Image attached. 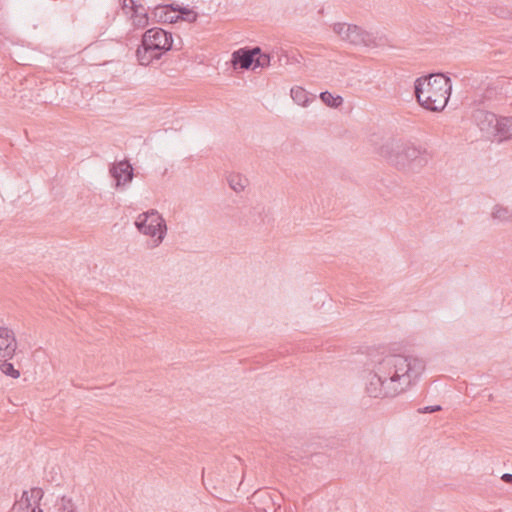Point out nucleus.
Here are the masks:
<instances>
[{"mask_svg":"<svg viewBox=\"0 0 512 512\" xmlns=\"http://www.w3.org/2000/svg\"><path fill=\"white\" fill-rule=\"evenodd\" d=\"M122 9L125 13H128V10L131 11V3L130 0H122Z\"/></svg>","mask_w":512,"mask_h":512,"instance_id":"obj_25","label":"nucleus"},{"mask_svg":"<svg viewBox=\"0 0 512 512\" xmlns=\"http://www.w3.org/2000/svg\"><path fill=\"white\" fill-rule=\"evenodd\" d=\"M132 14V24L136 29H143L149 25L150 17L146 12H139L142 8L141 5H137L134 0H130Z\"/></svg>","mask_w":512,"mask_h":512,"instance_id":"obj_14","label":"nucleus"},{"mask_svg":"<svg viewBox=\"0 0 512 512\" xmlns=\"http://www.w3.org/2000/svg\"><path fill=\"white\" fill-rule=\"evenodd\" d=\"M2 364L0 365V370L3 374L10 376L12 378H18L20 376V372L14 368V365L8 360H2Z\"/></svg>","mask_w":512,"mask_h":512,"instance_id":"obj_22","label":"nucleus"},{"mask_svg":"<svg viewBox=\"0 0 512 512\" xmlns=\"http://www.w3.org/2000/svg\"><path fill=\"white\" fill-rule=\"evenodd\" d=\"M173 48L172 34L159 27L148 29L142 36L141 45L136 51L140 65L147 66L161 58L163 53Z\"/></svg>","mask_w":512,"mask_h":512,"instance_id":"obj_4","label":"nucleus"},{"mask_svg":"<svg viewBox=\"0 0 512 512\" xmlns=\"http://www.w3.org/2000/svg\"><path fill=\"white\" fill-rule=\"evenodd\" d=\"M277 56L278 61H280V54L278 52L274 53H259L255 56V69L256 68H265L271 64V61L275 59Z\"/></svg>","mask_w":512,"mask_h":512,"instance_id":"obj_17","label":"nucleus"},{"mask_svg":"<svg viewBox=\"0 0 512 512\" xmlns=\"http://www.w3.org/2000/svg\"><path fill=\"white\" fill-rule=\"evenodd\" d=\"M176 10H179L176 3L157 5L151 11V18L156 23H176L180 20V16L175 14Z\"/></svg>","mask_w":512,"mask_h":512,"instance_id":"obj_10","label":"nucleus"},{"mask_svg":"<svg viewBox=\"0 0 512 512\" xmlns=\"http://www.w3.org/2000/svg\"><path fill=\"white\" fill-rule=\"evenodd\" d=\"M424 370V361L416 356L374 349L364 364L365 391L373 398L396 397L414 385Z\"/></svg>","mask_w":512,"mask_h":512,"instance_id":"obj_1","label":"nucleus"},{"mask_svg":"<svg viewBox=\"0 0 512 512\" xmlns=\"http://www.w3.org/2000/svg\"><path fill=\"white\" fill-rule=\"evenodd\" d=\"M451 90L450 78L441 73L420 77L415 81L417 101L430 111L443 110L448 103Z\"/></svg>","mask_w":512,"mask_h":512,"instance_id":"obj_2","label":"nucleus"},{"mask_svg":"<svg viewBox=\"0 0 512 512\" xmlns=\"http://www.w3.org/2000/svg\"><path fill=\"white\" fill-rule=\"evenodd\" d=\"M321 100L328 106L337 108L342 105L343 98L339 95L334 96L332 93L325 91L320 94Z\"/></svg>","mask_w":512,"mask_h":512,"instance_id":"obj_20","label":"nucleus"},{"mask_svg":"<svg viewBox=\"0 0 512 512\" xmlns=\"http://www.w3.org/2000/svg\"><path fill=\"white\" fill-rule=\"evenodd\" d=\"M43 497L41 488H32L30 491H24L20 500L13 506V512H42L39 502Z\"/></svg>","mask_w":512,"mask_h":512,"instance_id":"obj_7","label":"nucleus"},{"mask_svg":"<svg viewBox=\"0 0 512 512\" xmlns=\"http://www.w3.org/2000/svg\"><path fill=\"white\" fill-rule=\"evenodd\" d=\"M291 97L298 105L301 106H306L309 101L306 90L298 86L291 89Z\"/></svg>","mask_w":512,"mask_h":512,"instance_id":"obj_19","label":"nucleus"},{"mask_svg":"<svg viewBox=\"0 0 512 512\" xmlns=\"http://www.w3.org/2000/svg\"><path fill=\"white\" fill-rule=\"evenodd\" d=\"M109 171L111 176L116 180L117 187L130 183L134 176L133 167L126 160L113 164Z\"/></svg>","mask_w":512,"mask_h":512,"instance_id":"obj_11","label":"nucleus"},{"mask_svg":"<svg viewBox=\"0 0 512 512\" xmlns=\"http://www.w3.org/2000/svg\"><path fill=\"white\" fill-rule=\"evenodd\" d=\"M55 512H79L78 506L71 497L63 496L59 498L55 505Z\"/></svg>","mask_w":512,"mask_h":512,"instance_id":"obj_16","label":"nucleus"},{"mask_svg":"<svg viewBox=\"0 0 512 512\" xmlns=\"http://www.w3.org/2000/svg\"><path fill=\"white\" fill-rule=\"evenodd\" d=\"M248 180L240 174H231L228 177V184L232 190L239 193L247 186Z\"/></svg>","mask_w":512,"mask_h":512,"instance_id":"obj_18","label":"nucleus"},{"mask_svg":"<svg viewBox=\"0 0 512 512\" xmlns=\"http://www.w3.org/2000/svg\"><path fill=\"white\" fill-rule=\"evenodd\" d=\"M260 53V47H244L232 53L231 63L235 69L255 70V56Z\"/></svg>","mask_w":512,"mask_h":512,"instance_id":"obj_8","label":"nucleus"},{"mask_svg":"<svg viewBox=\"0 0 512 512\" xmlns=\"http://www.w3.org/2000/svg\"><path fill=\"white\" fill-rule=\"evenodd\" d=\"M492 219L498 222H512V209L500 204L493 207L491 213Z\"/></svg>","mask_w":512,"mask_h":512,"instance_id":"obj_15","label":"nucleus"},{"mask_svg":"<svg viewBox=\"0 0 512 512\" xmlns=\"http://www.w3.org/2000/svg\"><path fill=\"white\" fill-rule=\"evenodd\" d=\"M16 349L17 340L14 331L0 326V361L12 359Z\"/></svg>","mask_w":512,"mask_h":512,"instance_id":"obj_9","label":"nucleus"},{"mask_svg":"<svg viewBox=\"0 0 512 512\" xmlns=\"http://www.w3.org/2000/svg\"><path fill=\"white\" fill-rule=\"evenodd\" d=\"M493 135L497 136L498 140L500 142L504 141V140L511 139L512 138V117L497 118Z\"/></svg>","mask_w":512,"mask_h":512,"instance_id":"obj_13","label":"nucleus"},{"mask_svg":"<svg viewBox=\"0 0 512 512\" xmlns=\"http://www.w3.org/2000/svg\"><path fill=\"white\" fill-rule=\"evenodd\" d=\"M432 156L427 149L412 143H400L391 148L387 159L398 170L418 173L431 160Z\"/></svg>","mask_w":512,"mask_h":512,"instance_id":"obj_3","label":"nucleus"},{"mask_svg":"<svg viewBox=\"0 0 512 512\" xmlns=\"http://www.w3.org/2000/svg\"><path fill=\"white\" fill-rule=\"evenodd\" d=\"M252 499L254 501V503L256 501H265L267 504H271L272 506L275 504L271 494L268 492V491H257L253 494L252 496ZM267 507L269 508L270 506L267 505Z\"/></svg>","mask_w":512,"mask_h":512,"instance_id":"obj_23","label":"nucleus"},{"mask_svg":"<svg viewBox=\"0 0 512 512\" xmlns=\"http://www.w3.org/2000/svg\"><path fill=\"white\" fill-rule=\"evenodd\" d=\"M333 31L341 40L352 45L369 46L373 42V36L357 25L347 23H335Z\"/></svg>","mask_w":512,"mask_h":512,"instance_id":"obj_6","label":"nucleus"},{"mask_svg":"<svg viewBox=\"0 0 512 512\" xmlns=\"http://www.w3.org/2000/svg\"><path fill=\"white\" fill-rule=\"evenodd\" d=\"M473 119L481 131L493 135L497 120L494 113L479 109L474 112Z\"/></svg>","mask_w":512,"mask_h":512,"instance_id":"obj_12","label":"nucleus"},{"mask_svg":"<svg viewBox=\"0 0 512 512\" xmlns=\"http://www.w3.org/2000/svg\"><path fill=\"white\" fill-rule=\"evenodd\" d=\"M178 8L179 10H176V12H178L179 14H177L176 16H180V20L187 21L189 23H193L197 20V13L193 10L187 7H182L179 4Z\"/></svg>","mask_w":512,"mask_h":512,"instance_id":"obj_21","label":"nucleus"},{"mask_svg":"<svg viewBox=\"0 0 512 512\" xmlns=\"http://www.w3.org/2000/svg\"><path fill=\"white\" fill-rule=\"evenodd\" d=\"M501 479L506 483H512V474L510 473H504L501 477Z\"/></svg>","mask_w":512,"mask_h":512,"instance_id":"obj_26","label":"nucleus"},{"mask_svg":"<svg viewBox=\"0 0 512 512\" xmlns=\"http://www.w3.org/2000/svg\"><path fill=\"white\" fill-rule=\"evenodd\" d=\"M135 226L140 233L151 238L150 247H158L167 233V225L162 215L155 209L138 215Z\"/></svg>","mask_w":512,"mask_h":512,"instance_id":"obj_5","label":"nucleus"},{"mask_svg":"<svg viewBox=\"0 0 512 512\" xmlns=\"http://www.w3.org/2000/svg\"><path fill=\"white\" fill-rule=\"evenodd\" d=\"M442 407L440 405L426 406L418 410L419 413H433L440 411Z\"/></svg>","mask_w":512,"mask_h":512,"instance_id":"obj_24","label":"nucleus"}]
</instances>
